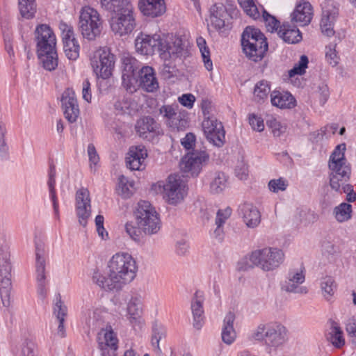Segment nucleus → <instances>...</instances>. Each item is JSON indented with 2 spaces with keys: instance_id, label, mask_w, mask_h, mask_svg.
Returning a JSON list of instances; mask_svg holds the SVG:
<instances>
[{
  "instance_id": "nucleus-27",
  "label": "nucleus",
  "mask_w": 356,
  "mask_h": 356,
  "mask_svg": "<svg viewBox=\"0 0 356 356\" xmlns=\"http://www.w3.org/2000/svg\"><path fill=\"white\" fill-rule=\"evenodd\" d=\"M147 156V152L143 145L132 146L126 157L127 167L131 170H140Z\"/></svg>"
},
{
  "instance_id": "nucleus-29",
  "label": "nucleus",
  "mask_w": 356,
  "mask_h": 356,
  "mask_svg": "<svg viewBox=\"0 0 356 356\" xmlns=\"http://www.w3.org/2000/svg\"><path fill=\"white\" fill-rule=\"evenodd\" d=\"M97 342L98 347L102 350H106L108 347L114 350L118 348V339L116 333L112 330L111 325L100 330L97 334Z\"/></svg>"
},
{
  "instance_id": "nucleus-59",
  "label": "nucleus",
  "mask_w": 356,
  "mask_h": 356,
  "mask_svg": "<svg viewBox=\"0 0 356 356\" xmlns=\"http://www.w3.org/2000/svg\"><path fill=\"white\" fill-rule=\"evenodd\" d=\"M335 47L336 44L326 47L328 50L326 51L325 56L327 62L332 66H336L339 63V57L337 55Z\"/></svg>"
},
{
  "instance_id": "nucleus-52",
  "label": "nucleus",
  "mask_w": 356,
  "mask_h": 356,
  "mask_svg": "<svg viewBox=\"0 0 356 356\" xmlns=\"http://www.w3.org/2000/svg\"><path fill=\"white\" fill-rule=\"evenodd\" d=\"M262 18L265 22L268 31L273 32L277 31L280 26V22L273 15L269 14L262 8Z\"/></svg>"
},
{
  "instance_id": "nucleus-18",
  "label": "nucleus",
  "mask_w": 356,
  "mask_h": 356,
  "mask_svg": "<svg viewBox=\"0 0 356 356\" xmlns=\"http://www.w3.org/2000/svg\"><path fill=\"white\" fill-rule=\"evenodd\" d=\"M184 182L179 175H170L163 185L164 197L170 204H177L184 197Z\"/></svg>"
},
{
  "instance_id": "nucleus-30",
  "label": "nucleus",
  "mask_w": 356,
  "mask_h": 356,
  "mask_svg": "<svg viewBox=\"0 0 356 356\" xmlns=\"http://www.w3.org/2000/svg\"><path fill=\"white\" fill-rule=\"evenodd\" d=\"M203 301L202 293L196 291L191 301V310L193 316V326L197 330H200L204 324Z\"/></svg>"
},
{
  "instance_id": "nucleus-28",
  "label": "nucleus",
  "mask_w": 356,
  "mask_h": 356,
  "mask_svg": "<svg viewBox=\"0 0 356 356\" xmlns=\"http://www.w3.org/2000/svg\"><path fill=\"white\" fill-rule=\"evenodd\" d=\"M313 17V8L309 2L303 1L298 4L291 14V20L301 26L310 23Z\"/></svg>"
},
{
  "instance_id": "nucleus-24",
  "label": "nucleus",
  "mask_w": 356,
  "mask_h": 356,
  "mask_svg": "<svg viewBox=\"0 0 356 356\" xmlns=\"http://www.w3.org/2000/svg\"><path fill=\"white\" fill-rule=\"evenodd\" d=\"M330 172L329 174L330 186L332 190L337 192L341 191V186L347 183L351 175V168L350 165L335 166L329 168Z\"/></svg>"
},
{
  "instance_id": "nucleus-23",
  "label": "nucleus",
  "mask_w": 356,
  "mask_h": 356,
  "mask_svg": "<svg viewBox=\"0 0 356 356\" xmlns=\"http://www.w3.org/2000/svg\"><path fill=\"white\" fill-rule=\"evenodd\" d=\"M304 270L303 266H301L300 270H290L287 280L282 284V289L286 292L306 293L307 288L299 286V284L303 283L305 280Z\"/></svg>"
},
{
  "instance_id": "nucleus-45",
  "label": "nucleus",
  "mask_w": 356,
  "mask_h": 356,
  "mask_svg": "<svg viewBox=\"0 0 356 356\" xmlns=\"http://www.w3.org/2000/svg\"><path fill=\"white\" fill-rule=\"evenodd\" d=\"M21 15L26 19H32L36 13L35 0H19Z\"/></svg>"
},
{
  "instance_id": "nucleus-26",
  "label": "nucleus",
  "mask_w": 356,
  "mask_h": 356,
  "mask_svg": "<svg viewBox=\"0 0 356 356\" xmlns=\"http://www.w3.org/2000/svg\"><path fill=\"white\" fill-rule=\"evenodd\" d=\"M138 6L143 15L152 18L160 17L166 11L165 0H139Z\"/></svg>"
},
{
  "instance_id": "nucleus-32",
  "label": "nucleus",
  "mask_w": 356,
  "mask_h": 356,
  "mask_svg": "<svg viewBox=\"0 0 356 356\" xmlns=\"http://www.w3.org/2000/svg\"><path fill=\"white\" fill-rule=\"evenodd\" d=\"M210 19L212 26L217 30L225 26V19L228 16L226 7L222 3H216L210 8Z\"/></svg>"
},
{
  "instance_id": "nucleus-46",
  "label": "nucleus",
  "mask_w": 356,
  "mask_h": 356,
  "mask_svg": "<svg viewBox=\"0 0 356 356\" xmlns=\"http://www.w3.org/2000/svg\"><path fill=\"white\" fill-rule=\"evenodd\" d=\"M352 206L346 202L340 204L334 209L335 218L338 222H343L351 218Z\"/></svg>"
},
{
  "instance_id": "nucleus-22",
  "label": "nucleus",
  "mask_w": 356,
  "mask_h": 356,
  "mask_svg": "<svg viewBox=\"0 0 356 356\" xmlns=\"http://www.w3.org/2000/svg\"><path fill=\"white\" fill-rule=\"evenodd\" d=\"M61 103L65 118L71 123L76 122L79 108L75 93L72 89L67 88L64 91Z\"/></svg>"
},
{
  "instance_id": "nucleus-54",
  "label": "nucleus",
  "mask_w": 356,
  "mask_h": 356,
  "mask_svg": "<svg viewBox=\"0 0 356 356\" xmlns=\"http://www.w3.org/2000/svg\"><path fill=\"white\" fill-rule=\"evenodd\" d=\"M47 185L49 191L50 198L53 203V207L54 210L55 215L58 218L59 212H58V201L56 197V178H49L47 181Z\"/></svg>"
},
{
  "instance_id": "nucleus-13",
  "label": "nucleus",
  "mask_w": 356,
  "mask_h": 356,
  "mask_svg": "<svg viewBox=\"0 0 356 356\" xmlns=\"http://www.w3.org/2000/svg\"><path fill=\"white\" fill-rule=\"evenodd\" d=\"M102 8L113 13L111 19L135 18L134 8L129 0H101Z\"/></svg>"
},
{
  "instance_id": "nucleus-16",
  "label": "nucleus",
  "mask_w": 356,
  "mask_h": 356,
  "mask_svg": "<svg viewBox=\"0 0 356 356\" xmlns=\"http://www.w3.org/2000/svg\"><path fill=\"white\" fill-rule=\"evenodd\" d=\"M322 10L320 24L321 31L325 35L331 37L335 33L334 25L339 15V7L334 1L327 0L323 5Z\"/></svg>"
},
{
  "instance_id": "nucleus-7",
  "label": "nucleus",
  "mask_w": 356,
  "mask_h": 356,
  "mask_svg": "<svg viewBox=\"0 0 356 356\" xmlns=\"http://www.w3.org/2000/svg\"><path fill=\"white\" fill-rule=\"evenodd\" d=\"M79 25L83 37L88 40H94L99 37L103 28L99 14L90 6L82 8Z\"/></svg>"
},
{
  "instance_id": "nucleus-14",
  "label": "nucleus",
  "mask_w": 356,
  "mask_h": 356,
  "mask_svg": "<svg viewBox=\"0 0 356 356\" xmlns=\"http://www.w3.org/2000/svg\"><path fill=\"white\" fill-rule=\"evenodd\" d=\"M135 129L139 137L148 141H153L162 134L161 124L152 116H143L136 121Z\"/></svg>"
},
{
  "instance_id": "nucleus-63",
  "label": "nucleus",
  "mask_w": 356,
  "mask_h": 356,
  "mask_svg": "<svg viewBox=\"0 0 356 356\" xmlns=\"http://www.w3.org/2000/svg\"><path fill=\"white\" fill-rule=\"evenodd\" d=\"M267 325H259L256 330L252 333V337L257 341H264L266 343V330Z\"/></svg>"
},
{
  "instance_id": "nucleus-11",
  "label": "nucleus",
  "mask_w": 356,
  "mask_h": 356,
  "mask_svg": "<svg viewBox=\"0 0 356 356\" xmlns=\"http://www.w3.org/2000/svg\"><path fill=\"white\" fill-rule=\"evenodd\" d=\"M34 40L36 42V54L56 49V35L48 24H41L36 26Z\"/></svg>"
},
{
  "instance_id": "nucleus-38",
  "label": "nucleus",
  "mask_w": 356,
  "mask_h": 356,
  "mask_svg": "<svg viewBox=\"0 0 356 356\" xmlns=\"http://www.w3.org/2000/svg\"><path fill=\"white\" fill-rule=\"evenodd\" d=\"M127 309L130 323L133 326L140 325L142 309L139 300L137 298L132 297L127 304Z\"/></svg>"
},
{
  "instance_id": "nucleus-64",
  "label": "nucleus",
  "mask_w": 356,
  "mask_h": 356,
  "mask_svg": "<svg viewBox=\"0 0 356 356\" xmlns=\"http://www.w3.org/2000/svg\"><path fill=\"white\" fill-rule=\"evenodd\" d=\"M19 356H36L34 351V344L31 342H26L22 348Z\"/></svg>"
},
{
  "instance_id": "nucleus-61",
  "label": "nucleus",
  "mask_w": 356,
  "mask_h": 356,
  "mask_svg": "<svg viewBox=\"0 0 356 356\" xmlns=\"http://www.w3.org/2000/svg\"><path fill=\"white\" fill-rule=\"evenodd\" d=\"M231 213L232 209L229 207L224 210L219 209L216 214V224H218V226H222L225 220L231 216Z\"/></svg>"
},
{
  "instance_id": "nucleus-47",
  "label": "nucleus",
  "mask_w": 356,
  "mask_h": 356,
  "mask_svg": "<svg viewBox=\"0 0 356 356\" xmlns=\"http://www.w3.org/2000/svg\"><path fill=\"white\" fill-rule=\"evenodd\" d=\"M197 44L201 52L202 60L205 68L208 71L213 70V63L210 58V51L208 47L206 45V41L202 37L197 38Z\"/></svg>"
},
{
  "instance_id": "nucleus-25",
  "label": "nucleus",
  "mask_w": 356,
  "mask_h": 356,
  "mask_svg": "<svg viewBox=\"0 0 356 356\" xmlns=\"http://www.w3.org/2000/svg\"><path fill=\"white\" fill-rule=\"evenodd\" d=\"M238 213L248 227L254 228L261 222L260 211L252 203L246 202L240 204Z\"/></svg>"
},
{
  "instance_id": "nucleus-40",
  "label": "nucleus",
  "mask_w": 356,
  "mask_h": 356,
  "mask_svg": "<svg viewBox=\"0 0 356 356\" xmlns=\"http://www.w3.org/2000/svg\"><path fill=\"white\" fill-rule=\"evenodd\" d=\"M346 145L344 143L337 145L330 156L328 168L350 165L349 164H346V159L344 155Z\"/></svg>"
},
{
  "instance_id": "nucleus-58",
  "label": "nucleus",
  "mask_w": 356,
  "mask_h": 356,
  "mask_svg": "<svg viewBox=\"0 0 356 356\" xmlns=\"http://www.w3.org/2000/svg\"><path fill=\"white\" fill-rule=\"evenodd\" d=\"M164 60L165 62L162 65L161 74L164 79H169L175 76L176 72V67L170 60V58Z\"/></svg>"
},
{
  "instance_id": "nucleus-36",
  "label": "nucleus",
  "mask_w": 356,
  "mask_h": 356,
  "mask_svg": "<svg viewBox=\"0 0 356 356\" xmlns=\"http://www.w3.org/2000/svg\"><path fill=\"white\" fill-rule=\"evenodd\" d=\"M235 315L229 312L224 318V325L222 330V340L227 344H231L236 338V332L233 327Z\"/></svg>"
},
{
  "instance_id": "nucleus-56",
  "label": "nucleus",
  "mask_w": 356,
  "mask_h": 356,
  "mask_svg": "<svg viewBox=\"0 0 356 356\" xmlns=\"http://www.w3.org/2000/svg\"><path fill=\"white\" fill-rule=\"evenodd\" d=\"M165 335V330L161 326H159L157 323H154L152 327V345L154 347H156L160 350L159 348V341L162 338L163 336Z\"/></svg>"
},
{
  "instance_id": "nucleus-9",
  "label": "nucleus",
  "mask_w": 356,
  "mask_h": 356,
  "mask_svg": "<svg viewBox=\"0 0 356 356\" xmlns=\"http://www.w3.org/2000/svg\"><path fill=\"white\" fill-rule=\"evenodd\" d=\"M115 65V55L108 48L96 51L91 58V66L97 77L103 79L109 78Z\"/></svg>"
},
{
  "instance_id": "nucleus-60",
  "label": "nucleus",
  "mask_w": 356,
  "mask_h": 356,
  "mask_svg": "<svg viewBox=\"0 0 356 356\" xmlns=\"http://www.w3.org/2000/svg\"><path fill=\"white\" fill-rule=\"evenodd\" d=\"M249 123L252 128L257 131H261L264 129L263 119L260 117L257 116L254 114L250 115Z\"/></svg>"
},
{
  "instance_id": "nucleus-49",
  "label": "nucleus",
  "mask_w": 356,
  "mask_h": 356,
  "mask_svg": "<svg viewBox=\"0 0 356 356\" xmlns=\"http://www.w3.org/2000/svg\"><path fill=\"white\" fill-rule=\"evenodd\" d=\"M270 91V88L268 82L265 80L259 81L254 89V96L257 102H264L268 97Z\"/></svg>"
},
{
  "instance_id": "nucleus-53",
  "label": "nucleus",
  "mask_w": 356,
  "mask_h": 356,
  "mask_svg": "<svg viewBox=\"0 0 356 356\" xmlns=\"http://www.w3.org/2000/svg\"><path fill=\"white\" fill-rule=\"evenodd\" d=\"M308 63L309 60L307 56L305 55L301 56L298 63L291 70H289V76L292 77L296 74H304L305 72V70L307 67Z\"/></svg>"
},
{
  "instance_id": "nucleus-57",
  "label": "nucleus",
  "mask_w": 356,
  "mask_h": 356,
  "mask_svg": "<svg viewBox=\"0 0 356 356\" xmlns=\"http://www.w3.org/2000/svg\"><path fill=\"white\" fill-rule=\"evenodd\" d=\"M128 184V180L124 176L122 175L119 177L118 186V193L125 199L129 197L132 194L129 188Z\"/></svg>"
},
{
  "instance_id": "nucleus-31",
  "label": "nucleus",
  "mask_w": 356,
  "mask_h": 356,
  "mask_svg": "<svg viewBox=\"0 0 356 356\" xmlns=\"http://www.w3.org/2000/svg\"><path fill=\"white\" fill-rule=\"evenodd\" d=\"M273 106L280 108H293L296 106V100L289 92L274 90L270 93Z\"/></svg>"
},
{
  "instance_id": "nucleus-44",
  "label": "nucleus",
  "mask_w": 356,
  "mask_h": 356,
  "mask_svg": "<svg viewBox=\"0 0 356 356\" xmlns=\"http://www.w3.org/2000/svg\"><path fill=\"white\" fill-rule=\"evenodd\" d=\"M327 339L336 348H341L345 344L343 332L334 321L332 323L331 332L328 333Z\"/></svg>"
},
{
  "instance_id": "nucleus-20",
  "label": "nucleus",
  "mask_w": 356,
  "mask_h": 356,
  "mask_svg": "<svg viewBox=\"0 0 356 356\" xmlns=\"http://www.w3.org/2000/svg\"><path fill=\"white\" fill-rule=\"evenodd\" d=\"M135 83L147 92H156L159 88V82L156 76L155 71L152 67L143 65L138 72Z\"/></svg>"
},
{
  "instance_id": "nucleus-5",
  "label": "nucleus",
  "mask_w": 356,
  "mask_h": 356,
  "mask_svg": "<svg viewBox=\"0 0 356 356\" xmlns=\"http://www.w3.org/2000/svg\"><path fill=\"white\" fill-rule=\"evenodd\" d=\"M251 264H247L245 270L253 268L254 266L260 267L265 271H270L277 268L284 260L282 250L277 248H266L252 252L249 257Z\"/></svg>"
},
{
  "instance_id": "nucleus-6",
  "label": "nucleus",
  "mask_w": 356,
  "mask_h": 356,
  "mask_svg": "<svg viewBox=\"0 0 356 356\" xmlns=\"http://www.w3.org/2000/svg\"><path fill=\"white\" fill-rule=\"evenodd\" d=\"M134 214L136 224L143 229L144 234H154L160 229L159 213L148 201H140Z\"/></svg>"
},
{
  "instance_id": "nucleus-4",
  "label": "nucleus",
  "mask_w": 356,
  "mask_h": 356,
  "mask_svg": "<svg viewBox=\"0 0 356 356\" xmlns=\"http://www.w3.org/2000/svg\"><path fill=\"white\" fill-rule=\"evenodd\" d=\"M241 42L246 57L255 63L261 61L268 49L264 34L259 29L252 26H247L244 29Z\"/></svg>"
},
{
  "instance_id": "nucleus-33",
  "label": "nucleus",
  "mask_w": 356,
  "mask_h": 356,
  "mask_svg": "<svg viewBox=\"0 0 356 356\" xmlns=\"http://www.w3.org/2000/svg\"><path fill=\"white\" fill-rule=\"evenodd\" d=\"M136 18L129 19H111L112 31L120 36L130 34L136 28Z\"/></svg>"
},
{
  "instance_id": "nucleus-55",
  "label": "nucleus",
  "mask_w": 356,
  "mask_h": 356,
  "mask_svg": "<svg viewBox=\"0 0 356 356\" xmlns=\"http://www.w3.org/2000/svg\"><path fill=\"white\" fill-rule=\"evenodd\" d=\"M288 186V181L284 178H279L277 179H271L268 182V188L270 191L277 193L278 191H284Z\"/></svg>"
},
{
  "instance_id": "nucleus-19",
  "label": "nucleus",
  "mask_w": 356,
  "mask_h": 356,
  "mask_svg": "<svg viewBox=\"0 0 356 356\" xmlns=\"http://www.w3.org/2000/svg\"><path fill=\"white\" fill-rule=\"evenodd\" d=\"M76 211L80 225L86 227L91 215L90 193L87 188H82L76 191Z\"/></svg>"
},
{
  "instance_id": "nucleus-12",
  "label": "nucleus",
  "mask_w": 356,
  "mask_h": 356,
  "mask_svg": "<svg viewBox=\"0 0 356 356\" xmlns=\"http://www.w3.org/2000/svg\"><path fill=\"white\" fill-rule=\"evenodd\" d=\"M122 85L127 90H135L134 82L142 63L131 55H124L121 58Z\"/></svg>"
},
{
  "instance_id": "nucleus-51",
  "label": "nucleus",
  "mask_w": 356,
  "mask_h": 356,
  "mask_svg": "<svg viewBox=\"0 0 356 356\" xmlns=\"http://www.w3.org/2000/svg\"><path fill=\"white\" fill-rule=\"evenodd\" d=\"M125 230L129 236L135 241H140L143 236V229L138 225L135 226L131 222L126 223Z\"/></svg>"
},
{
  "instance_id": "nucleus-34",
  "label": "nucleus",
  "mask_w": 356,
  "mask_h": 356,
  "mask_svg": "<svg viewBox=\"0 0 356 356\" xmlns=\"http://www.w3.org/2000/svg\"><path fill=\"white\" fill-rule=\"evenodd\" d=\"M278 35L285 42L289 44L298 43L302 39V33L299 29L296 26L291 27L289 23H284L280 26L278 31Z\"/></svg>"
},
{
  "instance_id": "nucleus-10",
  "label": "nucleus",
  "mask_w": 356,
  "mask_h": 356,
  "mask_svg": "<svg viewBox=\"0 0 356 356\" xmlns=\"http://www.w3.org/2000/svg\"><path fill=\"white\" fill-rule=\"evenodd\" d=\"M35 274L38 293L44 299L46 297L48 282L45 273L44 244L41 240H35Z\"/></svg>"
},
{
  "instance_id": "nucleus-35",
  "label": "nucleus",
  "mask_w": 356,
  "mask_h": 356,
  "mask_svg": "<svg viewBox=\"0 0 356 356\" xmlns=\"http://www.w3.org/2000/svg\"><path fill=\"white\" fill-rule=\"evenodd\" d=\"M67 314V308L61 300V296L58 293L56 296L55 303L54 305V314L58 321V333L62 337H65V318Z\"/></svg>"
},
{
  "instance_id": "nucleus-39",
  "label": "nucleus",
  "mask_w": 356,
  "mask_h": 356,
  "mask_svg": "<svg viewBox=\"0 0 356 356\" xmlns=\"http://www.w3.org/2000/svg\"><path fill=\"white\" fill-rule=\"evenodd\" d=\"M38 58L41 62L44 69L48 71L56 70L58 63L57 51L53 50L37 54Z\"/></svg>"
},
{
  "instance_id": "nucleus-3",
  "label": "nucleus",
  "mask_w": 356,
  "mask_h": 356,
  "mask_svg": "<svg viewBox=\"0 0 356 356\" xmlns=\"http://www.w3.org/2000/svg\"><path fill=\"white\" fill-rule=\"evenodd\" d=\"M196 137L194 134L189 132L181 139V145L188 152L181 160L180 168L184 172L190 173L192 177H197L203 165L209 159V154L204 150L195 149Z\"/></svg>"
},
{
  "instance_id": "nucleus-42",
  "label": "nucleus",
  "mask_w": 356,
  "mask_h": 356,
  "mask_svg": "<svg viewBox=\"0 0 356 356\" xmlns=\"http://www.w3.org/2000/svg\"><path fill=\"white\" fill-rule=\"evenodd\" d=\"M10 252L6 246L0 248V276L12 277V266L10 261Z\"/></svg>"
},
{
  "instance_id": "nucleus-37",
  "label": "nucleus",
  "mask_w": 356,
  "mask_h": 356,
  "mask_svg": "<svg viewBox=\"0 0 356 356\" xmlns=\"http://www.w3.org/2000/svg\"><path fill=\"white\" fill-rule=\"evenodd\" d=\"M228 177L221 171H217L211 175L209 183V191L212 194H220L227 187Z\"/></svg>"
},
{
  "instance_id": "nucleus-48",
  "label": "nucleus",
  "mask_w": 356,
  "mask_h": 356,
  "mask_svg": "<svg viewBox=\"0 0 356 356\" xmlns=\"http://www.w3.org/2000/svg\"><path fill=\"white\" fill-rule=\"evenodd\" d=\"M238 2L247 15L254 19L260 18L261 15L259 8L254 0H238Z\"/></svg>"
},
{
  "instance_id": "nucleus-2",
  "label": "nucleus",
  "mask_w": 356,
  "mask_h": 356,
  "mask_svg": "<svg viewBox=\"0 0 356 356\" xmlns=\"http://www.w3.org/2000/svg\"><path fill=\"white\" fill-rule=\"evenodd\" d=\"M109 275L117 291L130 283L136 275L137 266L134 259L128 253H117L109 264Z\"/></svg>"
},
{
  "instance_id": "nucleus-62",
  "label": "nucleus",
  "mask_w": 356,
  "mask_h": 356,
  "mask_svg": "<svg viewBox=\"0 0 356 356\" xmlns=\"http://www.w3.org/2000/svg\"><path fill=\"white\" fill-rule=\"evenodd\" d=\"M179 102L184 106L187 107L188 108H191L195 102V97L191 94H184L181 97H179Z\"/></svg>"
},
{
  "instance_id": "nucleus-17",
  "label": "nucleus",
  "mask_w": 356,
  "mask_h": 356,
  "mask_svg": "<svg viewBox=\"0 0 356 356\" xmlns=\"http://www.w3.org/2000/svg\"><path fill=\"white\" fill-rule=\"evenodd\" d=\"M59 28L61 31L63 49L66 56L72 60L79 56L80 45L75 38L73 27L65 22H60Z\"/></svg>"
},
{
  "instance_id": "nucleus-50",
  "label": "nucleus",
  "mask_w": 356,
  "mask_h": 356,
  "mask_svg": "<svg viewBox=\"0 0 356 356\" xmlns=\"http://www.w3.org/2000/svg\"><path fill=\"white\" fill-rule=\"evenodd\" d=\"M92 280L99 287L106 291H117V288L114 287L115 283L113 282V280H111V276L109 275L108 277H106L105 276L100 275L98 273H95L92 276Z\"/></svg>"
},
{
  "instance_id": "nucleus-41",
  "label": "nucleus",
  "mask_w": 356,
  "mask_h": 356,
  "mask_svg": "<svg viewBox=\"0 0 356 356\" xmlns=\"http://www.w3.org/2000/svg\"><path fill=\"white\" fill-rule=\"evenodd\" d=\"M11 277L0 276V296L4 307H8L11 304L10 292L12 290Z\"/></svg>"
},
{
  "instance_id": "nucleus-1",
  "label": "nucleus",
  "mask_w": 356,
  "mask_h": 356,
  "mask_svg": "<svg viewBox=\"0 0 356 356\" xmlns=\"http://www.w3.org/2000/svg\"><path fill=\"white\" fill-rule=\"evenodd\" d=\"M136 51L141 55H152L157 52L161 58L167 60L171 58L186 57L188 49L186 42L176 37L168 40L159 35H147L140 33L135 40Z\"/></svg>"
},
{
  "instance_id": "nucleus-15",
  "label": "nucleus",
  "mask_w": 356,
  "mask_h": 356,
  "mask_svg": "<svg viewBox=\"0 0 356 356\" xmlns=\"http://www.w3.org/2000/svg\"><path fill=\"white\" fill-rule=\"evenodd\" d=\"M207 140L213 145L220 147L225 143V131L221 122L215 118L204 120L202 124Z\"/></svg>"
},
{
  "instance_id": "nucleus-43",
  "label": "nucleus",
  "mask_w": 356,
  "mask_h": 356,
  "mask_svg": "<svg viewBox=\"0 0 356 356\" xmlns=\"http://www.w3.org/2000/svg\"><path fill=\"white\" fill-rule=\"evenodd\" d=\"M321 288L323 295L327 300H330L334 296L337 284L334 279L331 276H325L321 281Z\"/></svg>"
},
{
  "instance_id": "nucleus-8",
  "label": "nucleus",
  "mask_w": 356,
  "mask_h": 356,
  "mask_svg": "<svg viewBox=\"0 0 356 356\" xmlns=\"http://www.w3.org/2000/svg\"><path fill=\"white\" fill-rule=\"evenodd\" d=\"M167 126L174 131H184L189 127L188 113L177 104L163 105L159 108Z\"/></svg>"
},
{
  "instance_id": "nucleus-21",
  "label": "nucleus",
  "mask_w": 356,
  "mask_h": 356,
  "mask_svg": "<svg viewBox=\"0 0 356 356\" xmlns=\"http://www.w3.org/2000/svg\"><path fill=\"white\" fill-rule=\"evenodd\" d=\"M287 340V330L280 323L267 325L266 330V343L269 347L277 348L283 345Z\"/></svg>"
}]
</instances>
